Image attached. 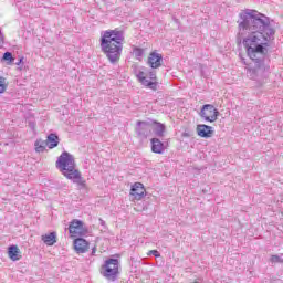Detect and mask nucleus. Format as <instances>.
Masks as SVG:
<instances>
[{"label": "nucleus", "instance_id": "9", "mask_svg": "<svg viewBox=\"0 0 283 283\" xmlns=\"http://www.w3.org/2000/svg\"><path fill=\"white\" fill-rule=\"evenodd\" d=\"M148 65L153 70H158L163 65V55L157 52H151L148 56Z\"/></svg>", "mask_w": 283, "mask_h": 283}, {"label": "nucleus", "instance_id": "5", "mask_svg": "<svg viewBox=\"0 0 283 283\" xmlns=\"http://www.w3.org/2000/svg\"><path fill=\"white\" fill-rule=\"evenodd\" d=\"M219 115L220 112H218L216 106L211 104H205L199 113V116L203 118L206 123H216Z\"/></svg>", "mask_w": 283, "mask_h": 283}, {"label": "nucleus", "instance_id": "22", "mask_svg": "<svg viewBox=\"0 0 283 283\" xmlns=\"http://www.w3.org/2000/svg\"><path fill=\"white\" fill-rule=\"evenodd\" d=\"M6 92V84H3V77H0V94Z\"/></svg>", "mask_w": 283, "mask_h": 283}, {"label": "nucleus", "instance_id": "18", "mask_svg": "<svg viewBox=\"0 0 283 283\" xmlns=\"http://www.w3.org/2000/svg\"><path fill=\"white\" fill-rule=\"evenodd\" d=\"M154 134L157 135L159 138H163V136H165V124L156 123Z\"/></svg>", "mask_w": 283, "mask_h": 283}, {"label": "nucleus", "instance_id": "27", "mask_svg": "<svg viewBox=\"0 0 283 283\" xmlns=\"http://www.w3.org/2000/svg\"><path fill=\"white\" fill-rule=\"evenodd\" d=\"M91 255H96V247L92 248Z\"/></svg>", "mask_w": 283, "mask_h": 283}, {"label": "nucleus", "instance_id": "10", "mask_svg": "<svg viewBox=\"0 0 283 283\" xmlns=\"http://www.w3.org/2000/svg\"><path fill=\"white\" fill-rule=\"evenodd\" d=\"M197 134L200 138H211L213 136V127L199 124L197 125Z\"/></svg>", "mask_w": 283, "mask_h": 283}, {"label": "nucleus", "instance_id": "12", "mask_svg": "<svg viewBox=\"0 0 283 283\" xmlns=\"http://www.w3.org/2000/svg\"><path fill=\"white\" fill-rule=\"evenodd\" d=\"M137 78H138L139 83H142V85H144L145 87H149L150 90H156L157 84L155 82L147 80L145 72L139 71L137 73Z\"/></svg>", "mask_w": 283, "mask_h": 283}, {"label": "nucleus", "instance_id": "1", "mask_svg": "<svg viewBox=\"0 0 283 283\" xmlns=\"http://www.w3.org/2000/svg\"><path fill=\"white\" fill-rule=\"evenodd\" d=\"M239 36L254 67H247V75L252 81H264L271 74V60H269V43L275 36L269 17L258 10L245 9L239 14Z\"/></svg>", "mask_w": 283, "mask_h": 283}, {"label": "nucleus", "instance_id": "15", "mask_svg": "<svg viewBox=\"0 0 283 283\" xmlns=\"http://www.w3.org/2000/svg\"><path fill=\"white\" fill-rule=\"evenodd\" d=\"M59 135L51 133L48 137H46V146L49 147V149H54V147H59Z\"/></svg>", "mask_w": 283, "mask_h": 283}, {"label": "nucleus", "instance_id": "11", "mask_svg": "<svg viewBox=\"0 0 283 283\" xmlns=\"http://www.w3.org/2000/svg\"><path fill=\"white\" fill-rule=\"evenodd\" d=\"M74 249L76 253H86L90 249V242L83 238H77L74 240Z\"/></svg>", "mask_w": 283, "mask_h": 283}, {"label": "nucleus", "instance_id": "4", "mask_svg": "<svg viewBox=\"0 0 283 283\" xmlns=\"http://www.w3.org/2000/svg\"><path fill=\"white\" fill-rule=\"evenodd\" d=\"M101 274L108 282H116L118 275H120V263L118 259H108L101 268Z\"/></svg>", "mask_w": 283, "mask_h": 283}, {"label": "nucleus", "instance_id": "20", "mask_svg": "<svg viewBox=\"0 0 283 283\" xmlns=\"http://www.w3.org/2000/svg\"><path fill=\"white\" fill-rule=\"evenodd\" d=\"M3 60H4V61H10V63H12V61H14V57H12V53L6 52V53L3 54Z\"/></svg>", "mask_w": 283, "mask_h": 283}, {"label": "nucleus", "instance_id": "13", "mask_svg": "<svg viewBox=\"0 0 283 283\" xmlns=\"http://www.w3.org/2000/svg\"><path fill=\"white\" fill-rule=\"evenodd\" d=\"M151 143V153L153 154H163L165 151V144L158 138L150 139Z\"/></svg>", "mask_w": 283, "mask_h": 283}, {"label": "nucleus", "instance_id": "14", "mask_svg": "<svg viewBox=\"0 0 283 283\" xmlns=\"http://www.w3.org/2000/svg\"><path fill=\"white\" fill-rule=\"evenodd\" d=\"M8 255L10 258V260H12V262H19V260H21V258H22L21 250H19V247H17V245L9 247Z\"/></svg>", "mask_w": 283, "mask_h": 283}, {"label": "nucleus", "instance_id": "26", "mask_svg": "<svg viewBox=\"0 0 283 283\" xmlns=\"http://www.w3.org/2000/svg\"><path fill=\"white\" fill-rule=\"evenodd\" d=\"M23 56H21L20 59H19V61L15 63V65H21V63H23Z\"/></svg>", "mask_w": 283, "mask_h": 283}, {"label": "nucleus", "instance_id": "23", "mask_svg": "<svg viewBox=\"0 0 283 283\" xmlns=\"http://www.w3.org/2000/svg\"><path fill=\"white\" fill-rule=\"evenodd\" d=\"M3 43H6V36L3 35V32L0 30V49L3 48Z\"/></svg>", "mask_w": 283, "mask_h": 283}, {"label": "nucleus", "instance_id": "25", "mask_svg": "<svg viewBox=\"0 0 283 283\" xmlns=\"http://www.w3.org/2000/svg\"><path fill=\"white\" fill-rule=\"evenodd\" d=\"M149 76H150L151 81H156V73L150 72V73H149Z\"/></svg>", "mask_w": 283, "mask_h": 283}, {"label": "nucleus", "instance_id": "2", "mask_svg": "<svg viewBox=\"0 0 283 283\" xmlns=\"http://www.w3.org/2000/svg\"><path fill=\"white\" fill-rule=\"evenodd\" d=\"M125 42V35L123 31L118 29L107 30L101 34V49L106 55L109 63H118L120 55L123 54V43Z\"/></svg>", "mask_w": 283, "mask_h": 283}, {"label": "nucleus", "instance_id": "17", "mask_svg": "<svg viewBox=\"0 0 283 283\" xmlns=\"http://www.w3.org/2000/svg\"><path fill=\"white\" fill-rule=\"evenodd\" d=\"M34 147H35V151L38 154H43V151H45V147H48V144L45 140L43 139H38L35 143H34Z\"/></svg>", "mask_w": 283, "mask_h": 283}, {"label": "nucleus", "instance_id": "7", "mask_svg": "<svg viewBox=\"0 0 283 283\" xmlns=\"http://www.w3.org/2000/svg\"><path fill=\"white\" fill-rule=\"evenodd\" d=\"M135 132L139 138H147L151 134V124L149 122H137Z\"/></svg>", "mask_w": 283, "mask_h": 283}, {"label": "nucleus", "instance_id": "21", "mask_svg": "<svg viewBox=\"0 0 283 283\" xmlns=\"http://www.w3.org/2000/svg\"><path fill=\"white\" fill-rule=\"evenodd\" d=\"M143 54H145V51L143 49H135V56L140 59V56H143Z\"/></svg>", "mask_w": 283, "mask_h": 283}, {"label": "nucleus", "instance_id": "28", "mask_svg": "<svg viewBox=\"0 0 283 283\" xmlns=\"http://www.w3.org/2000/svg\"><path fill=\"white\" fill-rule=\"evenodd\" d=\"M99 222H101L102 226L105 224V222L103 221V219H99Z\"/></svg>", "mask_w": 283, "mask_h": 283}, {"label": "nucleus", "instance_id": "8", "mask_svg": "<svg viewBox=\"0 0 283 283\" xmlns=\"http://www.w3.org/2000/svg\"><path fill=\"white\" fill-rule=\"evenodd\" d=\"M133 200H143L145 198V186L140 182H135L130 189Z\"/></svg>", "mask_w": 283, "mask_h": 283}, {"label": "nucleus", "instance_id": "19", "mask_svg": "<svg viewBox=\"0 0 283 283\" xmlns=\"http://www.w3.org/2000/svg\"><path fill=\"white\" fill-rule=\"evenodd\" d=\"M270 262L272 264H283V253H281V254H273L270 258Z\"/></svg>", "mask_w": 283, "mask_h": 283}, {"label": "nucleus", "instance_id": "29", "mask_svg": "<svg viewBox=\"0 0 283 283\" xmlns=\"http://www.w3.org/2000/svg\"><path fill=\"white\" fill-rule=\"evenodd\" d=\"M242 63H243L244 65H247V61H244V59H242Z\"/></svg>", "mask_w": 283, "mask_h": 283}, {"label": "nucleus", "instance_id": "24", "mask_svg": "<svg viewBox=\"0 0 283 283\" xmlns=\"http://www.w3.org/2000/svg\"><path fill=\"white\" fill-rule=\"evenodd\" d=\"M148 255H154L155 258H160V252H158V250H150Z\"/></svg>", "mask_w": 283, "mask_h": 283}, {"label": "nucleus", "instance_id": "3", "mask_svg": "<svg viewBox=\"0 0 283 283\" xmlns=\"http://www.w3.org/2000/svg\"><path fill=\"white\" fill-rule=\"evenodd\" d=\"M56 169L62 174V176H65L67 180H72L74 185H77V187L85 188L87 185V181L83 179V175L81 171L76 168V160L74 159V155L63 151L55 163Z\"/></svg>", "mask_w": 283, "mask_h": 283}, {"label": "nucleus", "instance_id": "6", "mask_svg": "<svg viewBox=\"0 0 283 283\" xmlns=\"http://www.w3.org/2000/svg\"><path fill=\"white\" fill-rule=\"evenodd\" d=\"M69 232L71 238H81V235H86L87 229H85L83 221L75 219L71 221Z\"/></svg>", "mask_w": 283, "mask_h": 283}, {"label": "nucleus", "instance_id": "16", "mask_svg": "<svg viewBox=\"0 0 283 283\" xmlns=\"http://www.w3.org/2000/svg\"><path fill=\"white\" fill-rule=\"evenodd\" d=\"M42 241L48 247H54V244H56V232H50L49 234H43Z\"/></svg>", "mask_w": 283, "mask_h": 283}]
</instances>
